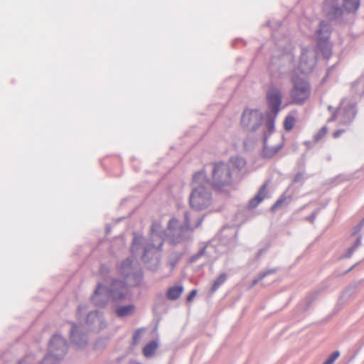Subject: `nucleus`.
Masks as SVG:
<instances>
[{"label":"nucleus","mask_w":364,"mask_h":364,"mask_svg":"<svg viewBox=\"0 0 364 364\" xmlns=\"http://www.w3.org/2000/svg\"><path fill=\"white\" fill-rule=\"evenodd\" d=\"M193 183L194 188L189 199L191 206L196 210L208 208L211 204V194L205 187L208 183L205 173L203 171L196 173Z\"/></svg>","instance_id":"nucleus-1"},{"label":"nucleus","mask_w":364,"mask_h":364,"mask_svg":"<svg viewBox=\"0 0 364 364\" xmlns=\"http://www.w3.org/2000/svg\"><path fill=\"white\" fill-rule=\"evenodd\" d=\"M292 88L290 91L291 104L302 105L310 97L311 88L310 84L305 80L297 77L291 78Z\"/></svg>","instance_id":"nucleus-2"},{"label":"nucleus","mask_w":364,"mask_h":364,"mask_svg":"<svg viewBox=\"0 0 364 364\" xmlns=\"http://www.w3.org/2000/svg\"><path fill=\"white\" fill-rule=\"evenodd\" d=\"M66 352L65 341L59 336H55L50 340L48 353L42 360V364H60Z\"/></svg>","instance_id":"nucleus-3"},{"label":"nucleus","mask_w":364,"mask_h":364,"mask_svg":"<svg viewBox=\"0 0 364 364\" xmlns=\"http://www.w3.org/2000/svg\"><path fill=\"white\" fill-rule=\"evenodd\" d=\"M232 181L230 166L223 162L215 163L213 170V186L216 188L230 184Z\"/></svg>","instance_id":"nucleus-4"},{"label":"nucleus","mask_w":364,"mask_h":364,"mask_svg":"<svg viewBox=\"0 0 364 364\" xmlns=\"http://www.w3.org/2000/svg\"><path fill=\"white\" fill-rule=\"evenodd\" d=\"M262 122V114L257 110L246 109L244 111L241 123L244 127L256 129Z\"/></svg>","instance_id":"nucleus-5"},{"label":"nucleus","mask_w":364,"mask_h":364,"mask_svg":"<svg viewBox=\"0 0 364 364\" xmlns=\"http://www.w3.org/2000/svg\"><path fill=\"white\" fill-rule=\"evenodd\" d=\"M282 94L279 88L272 86L267 92V101L272 112L277 114L280 110Z\"/></svg>","instance_id":"nucleus-6"},{"label":"nucleus","mask_w":364,"mask_h":364,"mask_svg":"<svg viewBox=\"0 0 364 364\" xmlns=\"http://www.w3.org/2000/svg\"><path fill=\"white\" fill-rule=\"evenodd\" d=\"M316 63V57L314 53L307 49L302 50L299 69L301 73H307L312 70Z\"/></svg>","instance_id":"nucleus-7"},{"label":"nucleus","mask_w":364,"mask_h":364,"mask_svg":"<svg viewBox=\"0 0 364 364\" xmlns=\"http://www.w3.org/2000/svg\"><path fill=\"white\" fill-rule=\"evenodd\" d=\"M127 287L122 281H114L112 284L110 293L114 300H121L125 297Z\"/></svg>","instance_id":"nucleus-8"},{"label":"nucleus","mask_w":364,"mask_h":364,"mask_svg":"<svg viewBox=\"0 0 364 364\" xmlns=\"http://www.w3.org/2000/svg\"><path fill=\"white\" fill-rule=\"evenodd\" d=\"M283 147V143L280 142L276 145L270 144L267 139L264 140V145L262 150V154L264 157L272 158L276 155Z\"/></svg>","instance_id":"nucleus-9"},{"label":"nucleus","mask_w":364,"mask_h":364,"mask_svg":"<svg viewBox=\"0 0 364 364\" xmlns=\"http://www.w3.org/2000/svg\"><path fill=\"white\" fill-rule=\"evenodd\" d=\"M324 30L326 33V35L324 36L325 39L329 38L330 31L328 29V25L324 22H321L320 29L318 31V36L319 37L320 42L318 43V48L321 50H322L324 48H326V55L331 53V46H328L327 43L324 41H322V37H320L322 31Z\"/></svg>","instance_id":"nucleus-10"},{"label":"nucleus","mask_w":364,"mask_h":364,"mask_svg":"<svg viewBox=\"0 0 364 364\" xmlns=\"http://www.w3.org/2000/svg\"><path fill=\"white\" fill-rule=\"evenodd\" d=\"M267 183L262 186L257 195L249 202V207L251 208H256L266 197V190Z\"/></svg>","instance_id":"nucleus-11"},{"label":"nucleus","mask_w":364,"mask_h":364,"mask_svg":"<svg viewBox=\"0 0 364 364\" xmlns=\"http://www.w3.org/2000/svg\"><path fill=\"white\" fill-rule=\"evenodd\" d=\"M267 183L262 186L257 195L249 202V207L251 208H256L266 197V190Z\"/></svg>","instance_id":"nucleus-12"},{"label":"nucleus","mask_w":364,"mask_h":364,"mask_svg":"<svg viewBox=\"0 0 364 364\" xmlns=\"http://www.w3.org/2000/svg\"><path fill=\"white\" fill-rule=\"evenodd\" d=\"M247 162L246 161L241 157H234L232 158L230 162V166L233 170H236L237 171H241L246 166Z\"/></svg>","instance_id":"nucleus-13"},{"label":"nucleus","mask_w":364,"mask_h":364,"mask_svg":"<svg viewBox=\"0 0 364 364\" xmlns=\"http://www.w3.org/2000/svg\"><path fill=\"white\" fill-rule=\"evenodd\" d=\"M183 291V288L182 286L170 287L166 292L167 299L169 300H176L180 297Z\"/></svg>","instance_id":"nucleus-14"},{"label":"nucleus","mask_w":364,"mask_h":364,"mask_svg":"<svg viewBox=\"0 0 364 364\" xmlns=\"http://www.w3.org/2000/svg\"><path fill=\"white\" fill-rule=\"evenodd\" d=\"M338 0H325L324 8L330 14H336L341 11V9L337 6Z\"/></svg>","instance_id":"nucleus-15"},{"label":"nucleus","mask_w":364,"mask_h":364,"mask_svg":"<svg viewBox=\"0 0 364 364\" xmlns=\"http://www.w3.org/2000/svg\"><path fill=\"white\" fill-rule=\"evenodd\" d=\"M158 348V344L156 341H152L147 343L143 348V355L145 357L152 356Z\"/></svg>","instance_id":"nucleus-16"},{"label":"nucleus","mask_w":364,"mask_h":364,"mask_svg":"<svg viewBox=\"0 0 364 364\" xmlns=\"http://www.w3.org/2000/svg\"><path fill=\"white\" fill-rule=\"evenodd\" d=\"M360 5V0H344L343 6L348 12L355 11Z\"/></svg>","instance_id":"nucleus-17"},{"label":"nucleus","mask_w":364,"mask_h":364,"mask_svg":"<svg viewBox=\"0 0 364 364\" xmlns=\"http://www.w3.org/2000/svg\"><path fill=\"white\" fill-rule=\"evenodd\" d=\"M134 306L133 305H128L120 306L117 309V314L119 316H127L133 314Z\"/></svg>","instance_id":"nucleus-18"},{"label":"nucleus","mask_w":364,"mask_h":364,"mask_svg":"<svg viewBox=\"0 0 364 364\" xmlns=\"http://www.w3.org/2000/svg\"><path fill=\"white\" fill-rule=\"evenodd\" d=\"M296 122L295 117L289 114L286 117L284 121V128L286 131H290L293 129L294 124Z\"/></svg>","instance_id":"nucleus-19"},{"label":"nucleus","mask_w":364,"mask_h":364,"mask_svg":"<svg viewBox=\"0 0 364 364\" xmlns=\"http://www.w3.org/2000/svg\"><path fill=\"white\" fill-rule=\"evenodd\" d=\"M226 274H221L214 282L213 287H212V291H216L218 287L223 284L225 280H226Z\"/></svg>","instance_id":"nucleus-20"},{"label":"nucleus","mask_w":364,"mask_h":364,"mask_svg":"<svg viewBox=\"0 0 364 364\" xmlns=\"http://www.w3.org/2000/svg\"><path fill=\"white\" fill-rule=\"evenodd\" d=\"M328 129L326 127H322L314 136V140L315 141H318L322 139L325 135L327 134Z\"/></svg>","instance_id":"nucleus-21"},{"label":"nucleus","mask_w":364,"mask_h":364,"mask_svg":"<svg viewBox=\"0 0 364 364\" xmlns=\"http://www.w3.org/2000/svg\"><path fill=\"white\" fill-rule=\"evenodd\" d=\"M339 355L340 353L338 351L333 352L323 364H333Z\"/></svg>","instance_id":"nucleus-22"},{"label":"nucleus","mask_w":364,"mask_h":364,"mask_svg":"<svg viewBox=\"0 0 364 364\" xmlns=\"http://www.w3.org/2000/svg\"><path fill=\"white\" fill-rule=\"evenodd\" d=\"M286 201V198L285 197H282L280 198L279 200H277V201L272 205L271 210L272 211H274L277 208H278L279 207H280L281 205H282V204H284Z\"/></svg>","instance_id":"nucleus-23"},{"label":"nucleus","mask_w":364,"mask_h":364,"mask_svg":"<svg viewBox=\"0 0 364 364\" xmlns=\"http://www.w3.org/2000/svg\"><path fill=\"white\" fill-rule=\"evenodd\" d=\"M102 289V285L100 284H98L97 289L95 291L94 296H92V300L96 303V304H99L97 301V296L100 294V291Z\"/></svg>","instance_id":"nucleus-24"},{"label":"nucleus","mask_w":364,"mask_h":364,"mask_svg":"<svg viewBox=\"0 0 364 364\" xmlns=\"http://www.w3.org/2000/svg\"><path fill=\"white\" fill-rule=\"evenodd\" d=\"M197 291L196 289L192 290L186 297L188 301H191L196 296Z\"/></svg>","instance_id":"nucleus-25"},{"label":"nucleus","mask_w":364,"mask_h":364,"mask_svg":"<svg viewBox=\"0 0 364 364\" xmlns=\"http://www.w3.org/2000/svg\"><path fill=\"white\" fill-rule=\"evenodd\" d=\"M185 225L188 229L191 228V220L189 219L188 214H186V215H185Z\"/></svg>","instance_id":"nucleus-26"},{"label":"nucleus","mask_w":364,"mask_h":364,"mask_svg":"<svg viewBox=\"0 0 364 364\" xmlns=\"http://www.w3.org/2000/svg\"><path fill=\"white\" fill-rule=\"evenodd\" d=\"M276 272L275 269H270V270H268L266 272L263 273L261 276H260V279L264 278V277H266L267 275L268 274H272V273H274Z\"/></svg>","instance_id":"nucleus-27"},{"label":"nucleus","mask_w":364,"mask_h":364,"mask_svg":"<svg viewBox=\"0 0 364 364\" xmlns=\"http://www.w3.org/2000/svg\"><path fill=\"white\" fill-rule=\"evenodd\" d=\"M344 132V130L343 129H340V130H337L333 134V136L334 138H338L340 136V135L341 134H343Z\"/></svg>","instance_id":"nucleus-28"},{"label":"nucleus","mask_w":364,"mask_h":364,"mask_svg":"<svg viewBox=\"0 0 364 364\" xmlns=\"http://www.w3.org/2000/svg\"><path fill=\"white\" fill-rule=\"evenodd\" d=\"M77 332V326H73L72 330H71V338L75 340V334Z\"/></svg>","instance_id":"nucleus-29"},{"label":"nucleus","mask_w":364,"mask_h":364,"mask_svg":"<svg viewBox=\"0 0 364 364\" xmlns=\"http://www.w3.org/2000/svg\"><path fill=\"white\" fill-rule=\"evenodd\" d=\"M155 237L159 238V242L156 246H154L156 248H160L162 246L163 242L161 237H159L158 235H156Z\"/></svg>","instance_id":"nucleus-30"},{"label":"nucleus","mask_w":364,"mask_h":364,"mask_svg":"<svg viewBox=\"0 0 364 364\" xmlns=\"http://www.w3.org/2000/svg\"><path fill=\"white\" fill-rule=\"evenodd\" d=\"M90 316H94V317H95L97 319L100 320V317L98 316L97 312L90 313V314L88 315V318H90Z\"/></svg>","instance_id":"nucleus-31"},{"label":"nucleus","mask_w":364,"mask_h":364,"mask_svg":"<svg viewBox=\"0 0 364 364\" xmlns=\"http://www.w3.org/2000/svg\"><path fill=\"white\" fill-rule=\"evenodd\" d=\"M364 225V219L360 222V223L356 227L357 230L359 231L361 227Z\"/></svg>","instance_id":"nucleus-32"},{"label":"nucleus","mask_w":364,"mask_h":364,"mask_svg":"<svg viewBox=\"0 0 364 364\" xmlns=\"http://www.w3.org/2000/svg\"><path fill=\"white\" fill-rule=\"evenodd\" d=\"M202 222H203V218L199 219L198 223L194 225V228H197V227L200 226V224L202 223Z\"/></svg>","instance_id":"nucleus-33"},{"label":"nucleus","mask_w":364,"mask_h":364,"mask_svg":"<svg viewBox=\"0 0 364 364\" xmlns=\"http://www.w3.org/2000/svg\"><path fill=\"white\" fill-rule=\"evenodd\" d=\"M139 333H136V335L134 336V342L136 343L137 342V340L139 339Z\"/></svg>","instance_id":"nucleus-34"},{"label":"nucleus","mask_w":364,"mask_h":364,"mask_svg":"<svg viewBox=\"0 0 364 364\" xmlns=\"http://www.w3.org/2000/svg\"><path fill=\"white\" fill-rule=\"evenodd\" d=\"M360 244V238H358L356 241V243L355 245V247L353 248H355L356 247H358L359 245Z\"/></svg>","instance_id":"nucleus-35"},{"label":"nucleus","mask_w":364,"mask_h":364,"mask_svg":"<svg viewBox=\"0 0 364 364\" xmlns=\"http://www.w3.org/2000/svg\"><path fill=\"white\" fill-rule=\"evenodd\" d=\"M18 364H28L26 361H21Z\"/></svg>","instance_id":"nucleus-36"}]
</instances>
